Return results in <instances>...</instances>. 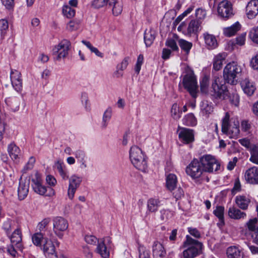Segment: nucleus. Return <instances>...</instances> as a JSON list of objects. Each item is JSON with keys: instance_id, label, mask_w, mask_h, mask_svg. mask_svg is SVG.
<instances>
[{"instance_id": "f257e3e1", "label": "nucleus", "mask_w": 258, "mask_h": 258, "mask_svg": "<svg viewBox=\"0 0 258 258\" xmlns=\"http://www.w3.org/2000/svg\"><path fill=\"white\" fill-rule=\"evenodd\" d=\"M226 112L222 121V132L230 138L237 139L240 134L239 122L237 118L230 117Z\"/></svg>"}, {"instance_id": "7c9ffc66", "label": "nucleus", "mask_w": 258, "mask_h": 258, "mask_svg": "<svg viewBox=\"0 0 258 258\" xmlns=\"http://www.w3.org/2000/svg\"><path fill=\"white\" fill-rule=\"evenodd\" d=\"M241 87L244 92L248 96L252 95L255 90V86L248 79H245L241 82Z\"/></svg>"}, {"instance_id": "b1692460", "label": "nucleus", "mask_w": 258, "mask_h": 258, "mask_svg": "<svg viewBox=\"0 0 258 258\" xmlns=\"http://www.w3.org/2000/svg\"><path fill=\"white\" fill-rule=\"evenodd\" d=\"M228 214L231 218L236 220L243 219L246 216L245 212H242L240 210L234 206L231 207L229 208Z\"/></svg>"}, {"instance_id": "f704fd0d", "label": "nucleus", "mask_w": 258, "mask_h": 258, "mask_svg": "<svg viewBox=\"0 0 258 258\" xmlns=\"http://www.w3.org/2000/svg\"><path fill=\"white\" fill-rule=\"evenodd\" d=\"M144 155L142 150L137 146H132L130 150V159L131 161L135 160Z\"/></svg>"}, {"instance_id": "680f3d73", "label": "nucleus", "mask_w": 258, "mask_h": 258, "mask_svg": "<svg viewBox=\"0 0 258 258\" xmlns=\"http://www.w3.org/2000/svg\"><path fill=\"white\" fill-rule=\"evenodd\" d=\"M111 0H93V5L97 8L102 7L107 4H109Z\"/></svg>"}, {"instance_id": "2f4dec72", "label": "nucleus", "mask_w": 258, "mask_h": 258, "mask_svg": "<svg viewBox=\"0 0 258 258\" xmlns=\"http://www.w3.org/2000/svg\"><path fill=\"white\" fill-rule=\"evenodd\" d=\"M160 201L158 199L150 198L147 203V211L150 213H155L157 211L160 206Z\"/></svg>"}, {"instance_id": "4d7b16f0", "label": "nucleus", "mask_w": 258, "mask_h": 258, "mask_svg": "<svg viewBox=\"0 0 258 258\" xmlns=\"http://www.w3.org/2000/svg\"><path fill=\"white\" fill-rule=\"evenodd\" d=\"M206 11L202 8H198L196 11L195 16L197 18L196 20L202 21L206 17Z\"/></svg>"}, {"instance_id": "8fccbe9b", "label": "nucleus", "mask_w": 258, "mask_h": 258, "mask_svg": "<svg viewBox=\"0 0 258 258\" xmlns=\"http://www.w3.org/2000/svg\"><path fill=\"white\" fill-rule=\"evenodd\" d=\"M43 239H44V237L42 232H37L32 236L33 243L36 246H41Z\"/></svg>"}, {"instance_id": "1a4fd4ad", "label": "nucleus", "mask_w": 258, "mask_h": 258, "mask_svg": "<svg viewBox=\"0 0 258 258\" xmlns=\"http://www.w3.org/2000/svg\"><path fill=\"white\" fill-rule=\"evenodd\" d=\"M185 172L193 179H199L204 173L206 172L200 162L197 159H194L191 161L186 167Z\"/></svg>"}, {"instance_id": "393cba45", "label": "nucleus", "mask_w": 258, "mask_h": 258, "mask_svg": "<svg viewBox=\"0 0 258 258\" xmlns=\"http://www.w3.org/2000/svg\"><path fill=\"white\" fill-rule=\"evenodd\" d=\"M235 201L237 206L243 210H245L248 208L250 202V199L245 196H236Z\"/></svg>"}, {"instance_id": "423d86ee", "label": "nucleus", "mask_w": 258, "mask_h": 258, "mask_svg": "<svg viewBox=\"0 0 258 258\" xmlns=\"http://www.w3.org/2000/svg\"><path fill=\"white\" fill-rule=\"evenodd\" d=\"M212 95L216 98L225 99L228 95V90L225 84H223L221 78L215 77L212 83Z\"/></svg>"}, {"instance_id": "39448f33", "label": "nucleus", "mask_w": 258, "mask_h": 258, "mask_svg": "<svg viewBox=\"0 0 258 258\" xmlns=\"http://www.w3.org/2000/svg\"><path fill=\"white\" fill-rule=\"evenodd\" d=\"M32 186L34 191L40 195L51 197L55 195V191L51 187H46L42 185V180L40 175L36 172L34 177L32 179Z\"/></svg>"}, {"instance_id": "5fc2aeb1", "label": "nucleus", "mask_w": 258, "mask_h": 258, "mask_svg": "<svg viewBox=\"0 0 258 258\" xmlns=\"http://www.w3.org/2000/svg\"><path fill=\"white\" fill-rule=\"evenodd\" d=\"M214 215L218 218L221 222H224V208L222 206H217L213 212Z\"/></svg>"}, {"instance_id": "e433bc0d", "label": "nucleus", "mask_w": 258, "mask_h": 258, "mask_svg": "<svg viewBox=\"0 0 258 258\" xmlns=\"http://www.w3.org/2000/svg\"><path fill=\"white\" fill-rule=\"evenodd\" d=\"M56 168L58 171L59 175L63 180H67L69 179L68 172L66 169L65 165L60 162H57L55 163Z\"/></svg>"}, {"instance_id": "79ce46f5", "label": "nucleus", "mask_w": 258, "mask_h": 258, "mask_svg": "<svg viewBox=\"0 0 258 258\" xmlns=\"http://www.w3.org/2000/svg\"><path fill=\"white\" fill-rule=\"evenodd\" d=\"M183 123L187 126H194L197 124V119L192 113H189L183 118Z\"/></svg>"}, {"instance_id": "69168bd1", "label": "nucleus", "mask_w": 258, "mask_h": 258, "mask_svg": "<svg viewBox=\"0 0 258 258\" xmlns=\"http://www.w3.org/2000/svg\"><path fill=\"white\" fill-rule=\"evenodd\" d=\"M129 60L130 58L128 57H125L122 60V62L117 65V68H119L120 70L123 71L126 68L127 65L128 64Z\"/></svg>"}, {"instance_id": "c03bdc74", "label": "nucleus", "mask_w": 258, "mask_h": 258, "mask_svg": "<svg viewBox=\"0 0 258 258\" xmlns=\"http://www.w3.org/2000/svg\"><path fill=\"white\" fill-rule=\"evenodd\" d=\"M174 39L168 38L165 42L166 46L170 47L172 50L176 51L178 49V47L176 44L175 40L178 39V36L177 34H173Z\"/></svg>"}, {"instance_id": "dca6fc26", "label": "nucleus", "mask_w": 258, "mask_h": 258, "mask_svg": "<svg viewBox=\"0 0 258 258\" xmlns=\"http://www.w3.org/2000/svg\"><path fill=\"white\" fill-rule=\"evenodd\" d=\"M201 24L202 21L195 19L191 20L188 23L186 32L184 31V32L186 34V35L188 36L197 35L201 30Z\"/></svg>"}, {"instance_id": "9d476101", "label": "nucleus", "mask_w": 258, "mask_h": 258, "mask_svg": "<svg viewBox=\"0 0 258 258\" xmlns=\"http://www.w3.org/2000/svg\"><path fill=\"white\" fill-rule=\"evenodd\" d=\"M217 12L218 15L225 20L231 18L234 15L232 4L226 0L219 3Z\"/></svg>"}, {"instance_id": "9b49d317", "label": "nucleus", "mask_w": 258, "mask_h": 258, "mask_svg": "<svg viewBox=\"0 0 258 258\" xmlns=\"http://www.w3.org/2000/svg\"><path fill=\"white\" fill-rule=\"evenodd\" d=\"M68 221L61 217H56L53 219V231L60 238L63 235V232L68 228Z\"/></svg>"}, {"instance_id": "de8ad7c7", "label": "nucleus", "mask_w": 258, "mask_h": 258, "mask_svg": "<svg viewBox=\"0 0 258 258\" xmlns=\"http://www.w3.org/2000/svg\"><path fill=\"white\" fill-rule=\"evenodd\" d=\"M171 113L173 119L178 120L181 117L182 111L180 110L179 106L176 103H174L172 106Z\"/></svg>"}, {"instance_id": "20e7f679", "label": "nucleus", "mask_w": 258, "mask_h": 258, "mask_svg": "<svg viewBox=\"0 0 258 258\" xmlns=\"http://www.w3.org/2000/svg\"><path fill=\"white\" fill-rule=\"evenodd\" d=\"M182 84L193 98L197 96L198 85L196 76L192 71L187 70L183 76Z\"/></svg>"}, {"instance_id": "a18cd8bd", "label": "nucleus", "mask_w": 258, "mask_h": 258, "mask_svg": "<svg viewBox=\"0 0 258 258\" xmlns=\"http://www.w3.org/2000/svg\"><path fill=\"white\" fill-rule=\"evenodd\" d=\"M250 153L251 156L249 160L251 162L258 165V147L252 145V147L250 149Z\"/></svg>"}, {"instance_id": "cd10ccee", "label": "nucleus", "mask_w": 258, "mask_h": 258, "mask_svg": "<svg viewBox=\"0 0 258 258\" xmlns=\"http://www.w3.org/2000/svg\"><path fill=\"white\" fill-rule=\"evenodd\" d=\"M95 251L103 258H108L109 256V251L107 246L105 244L104 240L98 241Z\"/></svg>"}, {"instance_id": "e2e57ef3", "label": "nucleus", "mask_w": 258, "mask_h": 258, "mask_svg": "<svg viewBox=\"0 0 258 258\" xmlns=\"http://www.w3.org/2000/svg\"><path fill=\"white\" fill-rule=\"evenodd\" d=\"M85 241L90 244H95L97 242L99 241L94 235H87L85 237Z\"/></svg>"}, {"instance_id": "37998d69", "label": "nucleus", "mask_w": 258, "mask_h": 258, "mask_svg": "<svg viewBox=\"0 0 258 258\" xmlns=\"http://www.w3.org/2000/svg\"><path fill=\"white\" fill-rule=\"evenodd\" d=\"M178 44L181 49L188 54L192 46L191 42L184 39H180L178 40Z\"/></svg>"}, {"instance_id": "864d4df0", "label": "nucleus", "mask_w": 258, "mask_h": 258, "mask_svg": "<svg viewBox=\"0 0 258 258\" xmlns=\"http://www.w3.org/2000/svg\"><path fill=\"white\" fill-rule=\"evenodd\" d=\"M36 160L34 157L31 156L29 158L28 161L24 167L22 171L23 173H26L28 171L31 170L34 165Z\"/></svg>"}, {"instance_id": "aec40b11", "label": "nucleus", "mask_w": 258, "mask_h": 258, "mask_svg": "<svg viewBox=\"0 0 258 258\" xmlns=\"http://www.w3.org/2000/svg\"><path fill=\"white\" fill-rule=\"evenodd\" d=\"M152 251L154 258H165L166 250L161 243L158 241L154 242L152 246Z\"/></svg>"}, {"instance_id": "774afa93", "label": "nucleus", "mask_w": 258, "mask_h": 258, "mask_svg": "<svg viewBox=\"0 0 258 258\" xmlns=\"http://www.w3.org/2000/svg\"><path fill=\"white\" fill-rule=\"evenodd\" d=\"M238 141L242 146L249 149V151L250 148L252 147V145H251L249 140L246 138L240 139Z\"/></svg>"}, {"instance_id": "c9c22d12", "label": "nucleus", "mask_w": 258, "mask_h": 258, "mask_svg": "<svg viewBox=\"0 0 258 258\" xmlns=\"http://www.w3.org/2000/svg\"><path fill=\"white\" fill-rule=\"evenodd\" d=\"M228 258H242L240 250L236 246H230L227 250Z\"/></svg>"}, {"instance_id": "bf43d9fd", "label": "nucleus", "mask_w": 258, "mask_h": 258, "mask_svg": "<svg viewBox=\"0 0 258 258\" xmlns=\"http://www.w3.org/2000/svg\"><path fill=\"white\" fill-rule=\"evenodd\" d=\"M138 250L139 258H150L149 252L144 246L140 245L138 247Z\"/></svg>"}, {"instance_id": "ddd939ff", "label": "nucleus", "mask_w": 258, "mask_h": 258, "mask_svg": "<svg viewBox=\"0 0 258 258\" xmlns=\"http://www.w3.org/2000/svg\"><path fill=\"white\" fill-rule=\"evenodd\" d=\"M178 138L183 144H190L195 140L194 131L189 128H181L178 133Z\"/></svg>"}, {"instance_id": "3c124183", "label": "nucleus", "mask_w": 258, "mask_h": 258, "mask_svg": "<svg viewBox=\"0 0 258 258\" xmlns=\"http://www.w3.org/2000/svg\"><path fill=\"white\" fill-rule=\"evenodd\" d=\"M248 36L253 43L258 44V26L252 28L250 30Z\"/></svg>"}, {"instance_id": "a211bd4d", "label": "nucleus", "mask_w": 258, "mask_h": 258, "mask_svg": "<svg viewBox=\"0 0 258 258\" xmlns=\"http://www.w3.org/2000/svg\"><path fill=\"white\" fill-rule=\"evenodd\" d=\"M246 11L249 19L254 18L258 14V0L250 1L247 5Z\"/></svg>"}, {"instance_id": "6ab92c4d", "label": "nucleus", "mask_w": 258, "mask_h": 258, "mask_svg": "<svg viewBox=\"0 0 258 258\" xmlns=\"http://www.w3.org/2000/svg\"><path fill=\"white\" fill-rule=\"evenodd\" d=\"M203 37L207 49L212 50L218 47L217 40L214 35L205 32L203 34Z\"/></svg>"}, {"instance_id": "4468645a", "label": "nucleus", "mask_w": 258, "mask_h": 258, "mask_svg": "<svg viewBox=\"0 0 258 258\" xmlns=\"http://www.w3.org/2000/svg\"><path fill=\"white\" fill-rule=\"evenodd\" d=\"M81 182V177L76 175H73L70 177L68 190V196L70 199L72 200L73 199L76 189L80 186Z\"/></svg>"}, {"instance_id": "6e6552de", "label": "nucleus", "mask_w": 258, "mask_h": 258, "mask_svg": "<svg viewBox=\"0 0 258 258\" xmlns=\"http://www.w3.org/2000/svg\"><path fill=\"white\" fill-rule=\"evenodd\" d=\"M71 47V42L67 39H63L52 49V53L55 60L59 61L67 56Z\"/></svg>"}, {"instance_id": "09e8293b", "label": "nucleus", "mask_w": 258, "mask_h": 258, "mask_svg": "<svg viewBox=\"0 0 258 258\" xmlns=\"http://www.w3.org/2000/svg\"><path fill=\"white\" fill-rule=\"evenodd\" d=\"M209 85V78L207 76H204L200 82V88L202 93H207L208 91Z\"/></svg>"}, {"instance_id": "c756f323", "label": "nucleus", "mask_w": 258, "mask_h": 258, "mask_svg": "<svg viewBox=\"0 0 258 258\" xmlns=\"http://www.w3.org/2000/svg\"><path fill=\"white\" fill-rule=\"evenodd\" d=\"M109 6L112 7V14L114 16L120 15L123 9L122 3L119 0H111Z\"/></svg>"}, {"instance_id": "bb28decb", "label": "nucleus", "mask_w": 258, "mask_h": 258, "mask_svg": "<svg viewBox=\"0 0 258 258\" xmlns=\"http://www.w3.org/2000/svg\"><path fill=\"white\" fill-rule=\"evenodd\" d=\"M5 102L10 108L14 112L19 109L20 99L17 97H10L5 100Z\"/></svg>"}, {"instance_id": "338daca9", "label": "nucleus", "mask_w": 258, "mask_h": 258, "mask_svg": "<svg viewBox=\"0 0 258 258\" xmlns=\"http://www.w3.org/2000/svg\"><path fill=\"white\" fill-rule=\"evenodd\" d=\"M250 65L253 70H258V55L252 57Z\"/></svg>"}, {"instance_id": "6e6d98bb", "label": "nucleus", "mask_w": 258, "mask_h": 258, "mask_svg": "<svg viewBox=\"0 0 258 258\" xmlns=\"http://www.w3.org/2000/svg\"><path fill=\"white\" fill-rule=\"evenodd\" d=\"M9 28L8 22L6 19H1L0 20V32L1 36L3 38Z\"/></svg>"}, {"instance_id": "a878e982", "label": "nucleus", "mask_w": 258, "mask_h": 258, "mask_svg": "<svg viewBox=\"0 0 258 258\" xmlns=\"http://www.w3.org/2000/svg\"><path fill=\"white\" fill-rule=\"evenodd\" d=\"M12 244L16 245L18 248L21 249L22 247L21 242L22 241V233L19 229H16L10 237Z\"/></svg>"}, {"instance_id": "f8f14e48", "label": "nucleus", "mask_w": 258, "mask_h": 258, "mask_svg": "<svg viewBox=\"0 0 258 258\" xmlns=\"http://www.w3.org/2000/svg\"><path fill=\"white\" fill-rule=\"evenodd\" d=\"M10 78L12 85L15 90L17 92L21 91L23 88V80L21 73L17 70H12Z\"/></svg>"}, {"instance_id": "5701e85b", "label": "nucleus", "mask_w": 258, "mask_h": 258, "mask_svg": "<svg viewBox=\"0 0 258 258\" xmlns=\"http://www.w3.org/2000/svg\"><path fill=\"white\" fill-rule=\"evenodd\" d=\"M133 165L139 170L146 172L147 169V162L144 155L141 156L135 160L131 161Z\"/></svg>"}, {"instance_id": "c85d7f7f", "label": "nucleus", "mask_w": 258, "mask_h": 258, "mask_svg": "<svg viewBox=\"0 0 258 258\" xmlns=\"http://www.w3.org/2000/svg\"><path fill=\"white\" fill-rule=\"evenodd\" d=\"M240 28L241 25L237 22L230 27L223 28V34L225 36L231 37L234 35Z\"/></svg>"}, {"instance_id": "f03ea898", "label": "nucleus", "mask_w": 258, "mask_h": 258, "mask_svg": "<svg viewBox=\"0 0 258 258\" xmlns=\"http://www.w3.org/2000/svg\"><path fill=\"white\" fill-rule=\"evenodd\" d=\"M182 246L184 248L182 253L183 258H195L202 253L203 245L202 242L187 235Z\"/></svg>"}, {"instance_id": "a19ab883", "label": "nucleus", "mask_w": 258, "mask_h": 258, "mask_svg": "<svg viewBox=\"0 0 258 258\" xmlns=\"http://www.w3.org/2000/svg\"><path fill=\"white\" fill-rule=\"evenodd\" d=\"M213 108L211 103L207 101H203L201 104V110L204 115L208 116L213 111Z\"/></svg>"}, {"instance_id": "49530a36", "label": "nucleus", "mask_w": 258, "mask_h": 258, "mask_svg": "<svg viewBox=\"0 0 258 258\" xmlns=\"http://www.w3.org/2000/svg\"><path fill=\"white\" fill-rule=\"evenodd\" d=\"M112 115V109L108 107L104 112L103 116L102 127L105 128L107 126L109 120L110 119Z\"/></svg>"}, {"instance_id": "2eb2a0df", "label": "nucleus", "mask_w": 258, "mask_h": 258, "mask_svg": "<svg viewBox=\"0 0 258 258\" xmlns=\"http://www.w3.org/2000/svg\"><path fill=\"white\" fill-rule=\"evenodd\" d=\"M244 178L249 184H258V167L253 166L247 169L244 174Z\"/></svg>"}, {"instance_id": "0e129e2a", "label": "nucleus", "mask_w": 258, "mask_h": 258, "mask_svg": "<svg viewBox=\"0 0 258 258\" xmlns=\"http://www.w3.org/2000/svg\"><path fill=\"white\" fill-rule=\"evenodd\" d=\"M246 33H244L236 38V43L240 46L243 45L245 42Z\"/></svg>"}, {"instance_id": "13d9d810", "label": "nucleus", "mask_w": 258, "mask_h": 258, "mask_svg": "<svg viewBox=\"0 0 258 258\" xmlns=\"http://www.w3.org/2000/svg\"><path fill=\"white\" fill-rule=\"evenodd\" d=\"M49 222L50 219L49 218H45L38 224L37 228L40 231V232H44L46 230Z\"/></svg>"}, {"instance_id": "4be33fe9", "label": "nucleus", "mask_w": 258, "mask_h": 258, "mask_svg": "<svg viewBox=\"0 0 258 258\" xmlns=\"http://www.w3.org/2000/svg\"><path fill=\"white\" fill-rule=\"evenodd\" d=\"M227 54L225 52L220 53L215 55L213 60V69L215 71H219L223 67V62L225 60Z\"/></svg>"}, {"instance_id": "603ef678", "label": "nucleus", "mask_w": 258, "mask_h": 258, "mask_svg": "<svg viewBox=\"0 0 258 258\" xmlns=\"http://www.w3.org/2000/svg\"><path fill=\"white\" fill-rule=\"evenodd\" d=\"M62 13L68 18L73 17L75 15V10L69 6H64L62 8Z\"/></svg>"}, {"instance_id": "4c0bfd02", "label": "nucleus", "mask_w": 258, "mask_h": 258, "mask_svg": "<svg viewBox=\"0 0 258 258\" xmlns=\"http://www.w3.org/2000/svg\"><path fill=\"white\" fill-rule=\"evenodd\" d=\"M8 151L11 158L13 160L18 159L20 155V149L14 144L11 143L8 148Z\"/></svg>"}, {"instance_id": "58836bf2", "label": "nucleus", "mask_w": 258, "mask_h": 258, "mask_svg": "<svg viewBox=\"0 0 258 258\" xmlns=\"http://www.w3.org/2000/svg\"><path fill=\"white\" fill-rule=\"evenodd\" d=\"M74 155L78 161L81 163V167H87V164L85 160L86 155L85 152L82 150H78L75 152Z\"/></svg>"}, {"instance_id": "72a5a7b5", "label": "nucleus", "mask_w": 258, "mask_h": 258, "mask_svg": "<svg viewBox=\"0 0 258 258\" xmlns=\"http://www.w3.org/2000/svg\"><path fill=\"white\" fill-rule=\"evenodd\" d=\"M177 183L176 176L174 174H169L166 176V187L169 190H173Z\"/></svg>"}, {"instance_id": "7ed1b4c3", "label": "nucleus", "mask_w": 258, "mask_h": 258, "mask_svg": "<svg viewBox=\"0 0 258 258\" xmlns=\"http://www.w3.org/2000/svg\"><path fill=\"white\" fill-rule=\"evenodd\" d=\"M242 68L236 62L232 61L226 64L223 70V77L227 83L236 84L241 75Z\"/></svg>"}, {"instance_id": "0eeeda50", "label": "nucleus", "mask_w": 258, "mask_h": 258, "mask_svg": "<svg viewBox=\"0 0 258 258\" xmlns=\"http://www.w3.org/2000/svg\"><path fill=\"white\" fill-rule=\"evenodd\" d=\"M205 172H212L220 170V162L213 156L205 155L199 160Z\"/></svg>"}, {"instance_id": "f3484780", "label": "nucleus", "mask_w": 258, "mask_h": 258, "mask_svg": "<svg viewBox=\"0 0 258 258\" xmlns=\"http://www.w3.org/2000/svg\"><path fill=\"white\" fill-rule=\"evenodd\" d=\"M43 250L48 258H57L55 246L50 240H46L43 244Z\"/></svg>"}, {"instance_id": "052dcab7", "label": "nucleus", "mask_w": 258, "mask_h": 258, "mask_svg": "<svg viewBox=\"0 0 258 258\" xmlns=\"http://www.w3.org/2000/svg\"><path fill=\"white\" fill-rule=\"evenodd\" d=\"M230 103L235 106H238L239 102V97L237 94L232 93L229 96Z\"/></svg>"}, {"instance_id": "473e14b6", "label": "nucleus", "mask_w": 258, "mask_h": 258, "mask_svg": "<svg viewBox=\"0 0 258 258\" xmlns=\"http://www.w3.org/2000/svg\"><path fill=\"white\" fill-rule=\"evenodd\" d=\"M155 31L150 29L146 30L144 33V41L146 46L148 47L151 45L155 38Z\"/></svg>"}, {"instance_id": "ea45409f", "label": "nucleus", "mask_w": 258, "mask_h": 258, "mask_svg": "<svg viewBox=\"0 0 258 258\" xmlns=\"http://www.w3.org/2000/svg\"><path fill=\"white\" fill-rule=\"evenodd\" d=\"M246 226L248 231L250 232V234L254 232L258 231V220L256 218H254L249 220L246 223Z\"/></svg>"}, {"instance_id": "412c9836", "label": "nucleus", "mask_w": 258, "mask_h": 258, "mask_svg": "<svg viewBox=\"0 0 258 258\" xmlns=\"http://www.w3.org/2000/svg\"><path fill=\"white\" fill-rule=\"evenodd\" d=\"M29 181H20L18 189V195L20 200H24L28 195L29 192Z\"/></svg>"}]
</instances>
